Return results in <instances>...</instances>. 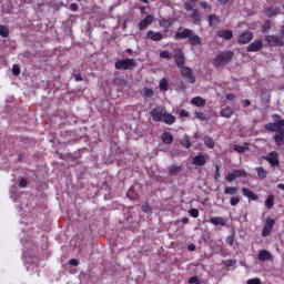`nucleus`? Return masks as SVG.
Segmentation results:
<instances>
[{"label": "nucleus", "instance_id": "nucleus-16", "mask_svg": "<svg viewBox=\"0 0 284 284\" xmlns=\"http://www.w3.org/2000/svg\"><path fill=\"white\" fill-rule=\"evenodd\" d=\"M161 123H165L166 125H174V123H176V116H174L172 113H168V111H165L164 115L161 120Z\"/></svg>", "mask_w": 284, "mask_h": 284}, {"label": "nucleus", "instance_id": "nucleus-28", "mask_svg": "<svg viewBox=\"0 0 284 284\" xmlns=\"http://www.w3.org/2000/svg\"><path fill=\"white\" fill-rule=\"evenodd\" d=\"M260 92H261L260 97H261L262 103H266V104L270 103L271 95L267 89H261Z\"/></svg>", "mask_w": 284, "mask_h": 284}, {"label": "nucleus", "instance_id": "nucleus-11", "mask_svg": "<svg viewBox=\"0 0 284 284\" xmlns=\"http://www.w3.org/2000/svg\"><path fill=\"white\" fill-rule=\"evenodd\" d=\"M261 50H263V40L261 39H255L246 48L247 52H261Z\"/></svg>", "mask_w": 284, "mask_h": 284}, {"label": "nucleus", "instance_id": "nucleus-18", "mask_svg": "<svg viewBox=\"0 0 284 284\" xmlns=\"http://www.w3.org/2000/svg\"><path fill=\"white\" fill-rule=\"evenodd\" d=\"M273 141L275 142V145L277 148H281V145H284V130L278 131L273 135Z\"/></svg>", "mask_w": 284, "mask_h": 284}, {"label": "nucleus", "instance_id": "nucleus-50", "mask_svg": "<svg viewBox=\"0 0 284 284\" xmlns=\"http://www.w3.org/2000/svg\"><path fill=\"white\" fill-rule=\"evenodd\" d=\"M12 73L16 75V77H19V74H21V69L19 68V65L14 64L12 67Z\"/></svg>", "mask_w": 284, "mask_h": 284}, {"label": "nucleus", "instance_id": "nucleus-19", "mask_svg": "<svg viewBox=\"0 0 284 284\" xmlns=\"http://www.w3.org/2000/svg\"><path fill=\"white\" fill-rule=\"evenodd\" d=\"M217 37L220 39H225L226 41H230L232 37H234V31L232 30H220L216 32Z\"/></svg>", "mask_w": 284, "mask_h": 284}, {"label": "nucleus", "instance_id": "nucleus-61", "mask_svg": "<svg viewBox=\"0 0 284 284\" xmlns=\"http://www.w3.org/2000/svg\"><path fill=\"white\" fill-rule=\"evenodd\" d=\"M187 250H189V252H194V250H196V245L190 244V245L187 246Z\"/></svg>", "mask_w": 284, "mask_h": 284}, {"label": "nucleus", "instance_id": "nucleus-22", "mask_svg": "<svg viewBox=\"0 0 284 284\" xmlns=\"http://www.w3.org/2000/svg\"><path fill=\"white\" fill-rule=\"evenodd\" d=\"M206 103L205 99L201 97H194L191 100V105H195V108H205Z\"/></svg>", "mask_w": 284, "mask_h": 284}, {"label": "nucleus", "instance_id": "nucleus-27", "mask_svg": "<svg viewBox=\"0 0 284 284\" xmlns=\"http://www.w3.org/2000/svg\"><path fill=\"white\" fill-rule=\"evenodd\" d=\"M182 170H183L182 166L171 165V166H169V175L170 176H179V174H181Z\"/></svg>", "mask_w": 284, "mask_h": 284}, {"label": "nucleus", "instance_id": "nucleus-26", "mask_svg": "<svg viewBox=\"0 0 284 284\" xmlns=\"http://www.w3.org/2000/svg\"><path fill=\"white\" fill-rule=\"evenodd\" d=\"M242 193L244 194V196H246L247 199H250L251 201H258V195H256L254 192H252L250 189L247 187H243L242 189Z\"/></svg>", "mask_w": 284, "mask_h": 284}, {"label": "nucleus", "instance_id": "nucleus-54", "mask_svg": "<svg viewBox=\"0 0 284 284\" xmlns=\"http://www.w3.org/2000/svg\"><path fill=\"white\" fill-rule=\"evenodd\" d=\"M224 265H225L226 267H233V265H236V261H234V260H227V261L224 263Z\"/></svg>", "mask_w": 284, "mask_h": 284}, {"label": "nucleus", "instance_id": "nucleus-31", "mask_svg": "<svg viewBox=\"0 0 284 284\" xmlns=\"http://www.w3.org/2000/svg\"><path fill=\"white\" fill-rule=\"evenodd\" d=\"M204 145H206L209 150H214V145H215L214 139H212V136L210 135H205Z\"/></svg>", "mask_w": 284, "mask_h": 284}, {"label": "nucleus", "instance_id": "nucleus-51", "mask_svg": "<svg viewBox=\"0 0 284 284\" xmlns=\"http://www.w3.org/2000/svg\"><path fill=\"white\" fill-rule=\"evenodd\" d=\"M246 284H261V278L258 277L250 278L247 280Z\"/></svg>", "mask_w": 284, "mask_h": 284}, {"label": "nucleus", "instance_id": "nucleus-30", "mask_svg": "<svg viewBox=\"0 0 284 284\" xmlns=\"http://www.w3.org/2000/svg\"><path fill=\"white\" fill-rule=\"evenodd\" d=\"M210 223H212V225H221L222 227H225V220L221 216L211 217Z\"/></svg>", "mask_w": 284, "mask_h": 284}, {"label": "nucleus", "instance_id": "nucleus-10", "mask_svg": "<svg viewBox=\"0 0 284 284\" xmlns=\"http://www.w3.org/2000/svg\"><path fill=\"white\" fill-rule=\"evenodd\" d=\"M275 221L273 219H266L265 225L263 226L262 230V236H270L272 234V230H274Z\"/></svg>", "mask_w": 284, "mask_h": 284}, {"label": "nucleus", "instance_id": "nucleus-13", "mask_svg": "<svg viewBox=\"0 0 284 284\" xmlns=\"http://www.w3.org/2000/svg\"><path fill=\"white\" fill-rule=\"evenodd\" d=\"M174 18H161L159 21L160 28L164 29V32H168L172 26H174Z\"/></svg>", "mask_w": 284, "mask_h": 284}, {"label": "nucleus", "instance_id": "nucleus-25", "mask_svg": "<svg viewBox=\"0 0 284 284\" xmlns=\"http://www.w3.org/2000/svg\"><path fill=\"white\" fill-rule=\"evenodd\" d=\"M191 19L195 26H201V12L199 11V9L192 10Z\"/></svg>", "mask_w": 284, "mask_h": 284}, {"label": "nucleus", "instance_id": "nucleus-23", "mask_svg": "<svg viewBox=\"0 0 284 284\" xmlns=\"http://www.w3.org/2000/svg\"><path fill=\"white\" fill-rule=\"evenodd\" d=\"M220 116L223 119H232L234 116V109L226 106L220 111Z\"/></svg>", "mask_w": 284, "mask_h": 284}, {"label": "nucleus", "instance_id": "nucleus-4", "mask_svg": "<svg viewBox=\"0 0 284 284\" xmlns=\"http://www.w3.org/2000/svg\"><path fill=\"white\" fill-rule=\"evenodd\" d=\"M284 37L283 36H266L265 41L270 48H283L284 47Z\"/></svg>", "mask_w": 284, "mask_h": 284}, {"label": "nucleus", "instance_id": "nucleus-7", "mask_svg": "<svg viewBox=\"0 0 284 284\" xmlns=\"http://www.w3.org/2000/svg\"><path fill=\"white\" fill-rule=\"evenodd\" d=\"M264 161H267L272 168H278L281 165V160H278V152L272 151L268 155L263 156Z\"/></svg>", "mask_w": 284, "mask_h": 284}, {"label": "nucleus", "instance_id": "nucleus-63", "mask_svg": "<svg viewBox=\"0 0 284 284\" xmlns=\"http://www.w3.org/2000/svg\"><path fill=\"white\" fill-rule=\"evenodd\" d=\"M234 98H235V95L232 94V93H229V94L226 95V99H227L229 101H234Z\"/></svg>", "mask_w": 284, "mask_h": 284}, {"label": "nucleus", "instance_id": "nucleus-47", "mask_svg": "<svg viewBox=\"0 0 284 284\" xmlns=\"http://www.w3.org/2000/svg\"><path fill=\"white\" fill-rule=\"evenodd\" d=\"M189 214L192 219H199V209H190Z\"/></svg>", "mask_w": 284, "mask_h": 284}, {"label": "nucleus", "instance_id": "nucleus-24", "mask_svg": "<svg viewBox=\"0 0 284 284\" xmlns=\"http://www.w3.org/2000/svg\"><path fill=\"white\" fill-rule=\"evenodd\" d=\"M161 140L164 143V145H172V143H174V136L170 132L162 133Z\"/></svg>", "mask_w": 284, "mask_h": 284}, {"label": "nucleus", "instance_id": "nucleus-8", "mask_svg": "<svg viewBox=\"0 0 284 284\" xmlns=\"http://www.w3.org/2000/svg\"><path fill=\"white\" fill-rule=\"evenodd\" d=\"M181 75L187 83H196V77H194V73L192 72L191 68L182 67Z\"/></svg>", "mask_w": 284, "mask_h": 284}, {"label": "nucleus", "instance_id": "nucleus-52", "mask_svg": "<svg viewBox=\"0 0 284 284\" xmlns=\"http://www.w3.org/2000/svg\"><path fill=\"white\" fill-rule=\"evenodd\" d=\"M179 114H180L181 119H185V118L190 116V112H187V110H185V109H182Z\"/></svg>", "mask_w": 284, "mask_h": 284}, {"label": "nucleus", "instance_id": "nucleus-37", "mask_svg": "<svg viewBox=\"0 0 284 284\" xmlns=\"http://www.w3.org/2000/svg\"><path fill=\"white\" fill-rule=\"evenodd\" d=\"M221 21L219 20V18L216 17V14H210L209 16V26L212 28L214 26H219Z\"/></svg>", "mask_w": 284, "mask_h": 284}, {"label": "nucleus", "instance_id": "nucleus-36", "mask_svg": "<svg viewBox=\"0 0 284 284\" xmlns=\"http://www.w3.org/2000/svg\"><path fill=\"white\" fill-rule=\"evenodd\" d=\"M265 207H266V210H272V207H274V195L273 194H271L266 197Z\"/></svg>", "mask_w": 284, "mask_h": 284}, {"label": "nucleus", "instance_id": "nucleus-35", "mask_svg": "<svg viewBox=\"0 0 284 284\" xmlns=\"http://www.w3.org/2000/svg\"><path fill=\"white\" fill-rule=\"evenodd\" d=\"M273 120L275 121V123H277V128H278L280 131L284 130V120L281 119V115L274 114Z\"/></svg>", "mask_w": 284, "mask_h": 284}, {"label": "nucleus", "instance_id": "nucleus-43", "mask_svg": "<svg viewBox=\"0 0 284 284\" xmlns=\"http://www.w3.org/2000/svg\"><path fill=\"white\" fill-rule=\"evenodd\" d=\"M234 151L237 152V154H243V152H247V146L235 144Z\"/></svg>", "mask_w": 284, "mask_h": 284}, {"label": "nucleus", "instance_id": "nucleus-34", "mask_svg": "<svg viewBox=\"0 0 284 284\" xmlns=\"http://www.w3.org/2000/svg\"><path fill=\"white\" fill-rule=\"evenodd\" d=\"M256 173H257V176L258 179H267V171L265 170V168L263 166H257L255 169Z\"/></svg>", "mask_w": 284, "mask_h": 284}, {"label": "nucleus", "instance_id": "nucleus-5", "mask_svg": "<svg viewBox=\"0 0 284 284\" xmlns=\"http://www.w3.org/2000/svg\"><path fill=\"white\" fill-rule=\"evenodd\" d=\"M245 176H247V171L244 169L234 170L225 176V181H227V183H233L236 179H245Z\"/></svg>", "mask_w": 284, "mask_h": 284}, {"label": "nucleus", "instance_id": "nucleus-56", "mask_svg": "<svg viewBox=\"0 0 284 284\" xmlns=\"http://www.w3.org/2000/svg\"><path fill=\"white\" fill-rule=\"evenodd\" d=\"M19 186L20 187H28V180L21 179L20 182H19Z\"/></svg>", "mask_w": 284, "mask_h": 284}, {"label": "nucleus", "instance_id": "nucleus-9", "mask_svg": "<svg viewBox=\"0 0 284 284\" xmlns=\"http://www.w3.org/2000/svg\"><path fill=\"white\" fill-rule=\"evenodd\" d=\"M254 39V33L251 31H244L240 37L237 38V43L240 45H246V43H250Z\"/></svg>", "mask_w": 284, "mask_h": 284}, {"label": "nucleus", "instance_id": "nucleus-39", "mask_svg": "<svg viewBox=\"0 0 284 284\" xmlns=\"http://www.w3.org/2000/svg\"><path fill=\"white\" fill-rule=\"evenodd\" d=\"M181 145L186 150H190V148H192V142H190V138L187 135L181 140Z\"/></svg>", "mask_w": 284, "mask_h": 284}, {"label": "nucleus", "instance_id": "nucleus-46", "mask_svg": "<svg viewBox=\"0 0 284 284\" xmlns=\"http://www.w3.org/2000/svg\"><path fill=\"white\" fill-rule=\"evenodd\" d=\"M141 210L145 214H150V212H152V206H150V204H148V203H144V204H142Z\"/></svg>", "mask_w": 284, "mask_h": 284}, {"label": "nucleus", "instance_id": "nucleus-17", "mask_svg": "<svg viewBox=\"0 0 284 284\" xmlns=\"http://www.w3.org/2000/svg\"><path fill=\"white\" fill-rule=\"evenodd\" d=\"M153 22H154V17L146 16L143 20L140 21L139 30H145V28H148V26H152Z\"/></svg>", "mask_w": 284, "mask_h": 284}, {"label": "nucleus", "instance_id": "nucleus-48", "mask_svg": "<svg viewBox=\"0 0 284 284\" xmlns=\"http://www.w3.org/2000/svg\"><path fill=\"white\" fill-rule=\"evenodd\" d=\"M184 9L186 10V12H192V10H194V7L192 6V1L184 2Z\"/></svg>", "mask_w": 284, "mask_h": 284}, {"label": "nucleus", "instance_id": "nucleus-14", "mask_svg": "<svg viewBox=\"0 0 284 284\" xmlns=\"http://www.w3.org/2000/svg\"><path fill=\"white\" fill-rule=\"evenodd\" d=\"M210 156L209 155H203L199 154L193 158V165H197L199 168H203L205 163H207Z\"/></svg>", "mask_w": 284, "mask_h": 284}, {"label": "nucleus", "instance_id": "nucleus-60", "mask_svg": "<svg viewBox=\"0 0 284 284\" xmlns=\"http://www.w3.org/2000/svg\"><path fill=\"white\" fill-rule=\"evenodd\" d=\"M242 103L244 108H250V105H252V102L250 100H243Z\"/></svg>", "mask_w": 284, "mask_h": 284}, {"label": "nucleus", "instance_id": "nucleus-62", "mask_svg": "<svg viewBox=\"0 0 284 284\" xmlns=\"http://www.w3.org/2000/svg\"><path fill=\"white\" fill-rule=\"evenodd\" d=\"M181 223H182L183 225H187V223H190V219H187V217H182Z\"/></svg>", "mask_w": 284, "mask_h": 284}, {"label": "nucleus", "instance_id": "nucleus-44", "mask_svg": "<svg viewBox=\"0 0 284 284\" xmlns=\"http://www.w3.org/2000/svg\"><path fill=\"white\" fill-rule=\"evenodd\" d=\"M160 59L170 60V59H172V53H170V51H168V50L161 51L160 52Z\"/></svg>", "mask_w": 284, "mask_h": 284}, {"label": "nucleus", "instance_id": "nucleus-6", "mask_svg": "<svg viewBox=\"0 0 284 284\" xmlns=\"http://www.w3.org/2000/svg\"><path fill=\"white\" fill-rule=\"evenodd\" d=\"M165 112H166L165 108L161 105H156L151 110V116L153 121H155L156 123H161V121H163V116Z\"/></svg>", "mask_w": 284, "mask_h": 284}, {"label": "nucleus", "instance_id": "nucleus-21", "mask_svg": "<svg viewBox=\"0 0 284 284\" xmlns=\"http://www.w3.org/2000/svg\"><path fill=\"white\" fill-rule=\"evenodd\" d=\"M257 258L262 262L265 263V261H272V253L267 250H262L260 251Z\"/></svg>", "mask_w": 284, "mask_h": 284}, {"label": "nucleus", "instance_id": "nucleus-41", "mask_svg": "<svg viewBox=\"0 0 284 284\" xmlns=\"http://www.w3.org/2000/svg\"><path fill=\"white\" fill-rule=\"evenodd\" d=\"M267 30H272V21L265 20L262 26V32H267Z\"/></svg>", "mask_w": 284, "mask_h": 284}, {"label": "nucleus", "instance_id": "nucleus-42", "mask_svg": "<svg viewBox=\"0 0 284 284\" xmlns=\"http://www.w3.org/2000/svg\"><path fill=\"white\" fill-rule=\"evenodd\" d=\"M143 94H144V97H146V99H152V97H154V90L144 88Z\"/></svg>", "mask_w": 284, "mask_h": 284}, {"label": "nucleus", "instance_id": "nucleus-38", "mask_svg": "<svg viewBox=\"0 0 284 284\" xmlns=\"http://www.w3.org/2000/svg\"><path fill=\"white\" fill-rule=\"evenodd\" d=\"M0 37L8 39L10 37V30L6 26H0Z\"/></svg>", "mask_w": 284, "mask_h": 284}, {"label": "nucleus", "instance_id": "nucleus-45", "mask_svg": "<svg viewBox=\"0 0 284 284\" xmlns=\"http://www.w3.org/2000/svg\"><path fill=\"white\" fill-rule=\"evenodd\" d=\"M241 203V197H239V196H232L231 199H230V205H232L233 207L235 206V205H239Z\"/></svg>", "mask_w": 284, "mask_h": 284}, {"label": "nucleus", "instance_id": "nucleus-20", "mask_svg": "<svg viewBox=\"0 0 284 284\" xmlns=\"http://www.w3.org/2000/svg\"><path fill=\"white\" fill-rule=\"evenodd\" d=\"M265 17H274L276 14H281V8L280 7H268L264 10Z\"/></svg>", "mask_w": 284, "mask_h": 284}, {"label": "nucleus", "instance_id": "nucleus-33", "mask_svg": "<svg viewBox=\"0 0 284 284\" xmlns=\"http://www.w3.org/2000/svg\"><path fill=\"white\" fill-rule=\"evenodd\" d=\"M239 192V189L236 186H225L224 187V194L229 196H234Z\"/></svg>", "mask_w": 284, "mask_h": 284}, {"label": "nucleus", "instance_id": "nucleus-58", "mask_svg": "<svg viewBox=\"0 0 284 284\" xmlns=\"http://www.w3.org/2000/svg\"><path fill=\"white\" fill-rule=\"evenodd\" d=\"M70 10H71L72 12H77V11L79 10V4H77V3H71V4H70Z\"/></svg>", "mask_w": 284, "mask_h": 284}, {"label": "nucleus", "instance_id": "nucleus-64", "mask_svg": "<svg viewBox=\"0 0 284 284\" xmlns=\"http://www.w3.org/2000/svg\"><path fill=\"white\" fill-rule=\"evenodd\" d=\"M200 4H201V8H203L204 10L207 9V2L201 1Z\"/></svg>", "mask_w": 284, "mask_h": 284}, {"label": "nucleus", "instance_id": "nucleus-2", "mask_svg": "<svg viewBox=\"0 0 284 284\" xmlns=\"http://www.w3.org/2000/svg\"><path fill=\"white\" fill-rule=\"evenodd\" d=\"M234 59V51H222L217 53L213 60L214 68H223Z\"/></svg>", "mask_w": 284, "mask_h": 284}, {"label": "nucleus", "instance_id": "nucleus-32", "mask_svg": "<svg viewBox=\"0 0 284 284\" xmlns=\"http://www.w3.org/2000/svg\"><path fill=\"white\" fill-rule=\"evenodd\" d=\"M159 88L161 92H168L170 88V82H168L166 78H162L159 83Z\"/></svg>", "mask_w": 284, "mask_h": 284}, {"label": "nucleus", "instance_id": "nucleus-49", "mask_svg": "<svg viewBox=\"0 0 284 284\" xmlns=\"http://www.w3.org/2000/svg\"><path fill=\"white\" fill-rule=\"evenodd\" d=\"M113 83H114L115 85H125V80H124V79H121V78H115V79L113 80Z\"/></svg>", "mask_w": 284, "mask_h": 284}, {"label": "nucleus", "instance_id": "nucleus-59", "mask_svg": "<svg viewBox=\"0 0 284 284\" xmlns=\"http://www.w3.org/2000/svg\"><path fill=\"white\" fill-rule=\"evenodd\" d=\"M74 80H75V81H83V75H82L81 73H77V74L74 75Z\"/></svg>", "mask_w": 284, "mask_h": 284}, {"label": "nucleus", "instance_id": "nucleus-53", "mask_svg": "<svg viewBox=\"0 0 284 284\" xmlns=\"http://www.w3.org/2000/svg\"><path fill=\"white\" fill-rule=\"evenodd\" d=\"M190 284H201L197 276H192L189 278Z\"/></svg>", "mask_w": 284, "mask_h": 284}, {"label": "nucleus", "instance_id": "nucleus-57", "mask_svg": "<svg viewBox=\"0 0 284 284\" xmlns=\"http://www.w3.org/2000/svg\"><path fill=\"white\" fill-rule=\"evenodd\" d=\"M69 264L72 265L73 267H78V265H79V260L72 258V260L69 261Z\"/></svg>", "mask_w": 284, "mask_h": 284}, {"label": "nucleus", "instance_id": "nucleus-1", "mask_svg": "<svg viewBox=\"0 0 284 284\" xmlns=\"http://www.w3.org/2000/svg\"><path fill=\"white\" fill-rule=\"evenodd\" d=\"M174 39H180L182 41L187 39V43L192 48H194L196 45H201V43L203 41L201 39V36L194 33V30L187 29V28H183V27H180L178 29V31L175 32Z\"/></svg>", "mask_w": 284, "mask_h": 284}, {"label": "nucleus", "instance_id": "nucleus-12", "mask_svg": "<svg viewBox=\"0 0 284 284\" xmlns=\"http://www.w3.org/2000/svg\"><path fill=\"white\" fill-rule=\"evenodd\" d=\"M174 61L178 68H183V65H185V53H183V50L181 49L175 50Z\"/></svg>", "mask_w": 284, "mask_h": 284}, {"label": "nucleus", "instance_id": "nucleus-40", "mask_svg": "<svg viewBox=\"0 0 284 284\" xmlns=\"http://www.w3.org/2000/svg\"><path fill=\"white\" fill-rule=\"evenodd\" d=\"M194 116L195 119H199V121H207V115L203 112L195 111Z\"/></svg>", "mask_w": 284, "mask_h": 284}, {"label": "nucleus", "instance_id": "nucleus-3", "mask_svg": "<svg viewBox=\"0 0 284 284\" xmlns=\"http://www.w3.org/2000/svg\"><path fill=\"white\" fill-rule=\"evenodd\" d=\"M114 68L115 70H134L136 68V61L130 58L118 60L114 63Z\"/></svg>", "mask_w": 284, "mask_h": 284}, {"label": "nucleus", "instance_id": "nucleus-29", "mask_svg": "<svg viewBox=\"0 0 284 284\" xmlns=\"http://www.w3.org/2000/svg\"><path fill=\"white\" fill-rule=\"evenodd\" d=\"M265 130H268V132H281L280 129H278V124L276 123V121L274 122H270V123H266L264 125Z\"/></svg>", "mask_w": 284, "mask_h": 284}, {"label": "nucleus", "instance_id": "nucleus-55", "mask_svg": "<svg viewBox=\"0 0 284 284\" xmlns=\"http://www.w3.org/2000/svg\"><path fill=\"white\" fill-rule=\"evenodd\" d=\"M225 243H227V245H234V236H227L225 239Z\"/></svg>", "mask_w": 284, "mask_h": 284}, {"label": "nucleus", "instance_id": "nucleus-15", "mask_svg": "<svg viewBox=\"0 0 284 284\" xmlns=\"http://www.w3.org/2000/svg\"><path fill=\"white\" fill-rule=\"evenodd\" d=\"M145 39H150V41H163L164 36L161 32L149 30L146 32Z\"/></svg>", "mask_w": 284, "mask_h": 284}]
</instances>
